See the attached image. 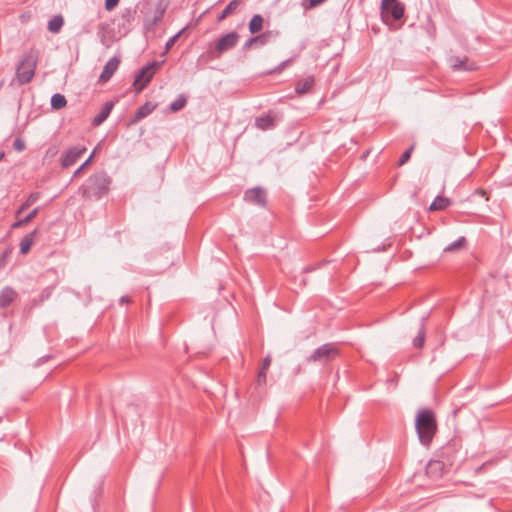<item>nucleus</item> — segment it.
<instances>
[{"label":"nucleus","mask_w":512,"mask_h":512,"mask_svg":"<svg viewBox=\"0 0 512 512\" xmlns=\"http://www.w3.org/2000/svg\"><path fill=\"white\" fill-rule=\"evenodd\" d=\"M111 183L112 179L106 171L96 172L81 186L82 196L85 199L99 200L108 194Z\"/></svg>","instance_id":"f257e3e1"},{"label":"nucleus","mask_w":512,"mask_h":512,"mask_svg":"<svg viewBox=\"0 0 512 512\" xmlns=\"http://www.w3.org/2000/svg\"><path fill=\"white\" fill-rule=\"evenodd\" d=\"M415 428L420 442L428 446L437 429L434 413L430 409L419 410L415 420Z\"/></svg>","instance_id":"f03ea898"},{"label":"nucleus","mask_w":512,"mask_h":512,"mask_svg":"<svg viewBox=\"0 0 512 512\" xmlns=\"http://www.w3.org/2000/svg\"><path fill=\"white\" fill-rule=\"evenodd\" d=\"M37 68V55L30 51L24 54L17 65L16 75L10 82V86H22L32 81Z\"/></svg>","instance_id":"7ed1b4c3"},{"label":"nucleus","mask_w":512,"mask_h":512,"mask_svg":"<svg viewBox=\"0 0 512 512\" xmlns=\"http://www.w3.org/2000/svg\"><path fill=\"white\" fill-rule=\"evenodd\" d=\"M160 65V62L153 61L137 72L133 82V87L136 93H140L150 83Z\"/></svg>","instance_id":"20e7f679"},{"label":"nucleus","mask_w":512,"mask_h":512,"mask_svg":"<svg viewBox=\"0 0 512 512\" xmlns=\"http://www.w3.org/2000/svg\"><path fill=\"white\" fill-rule=\"evenodd\" d=\"M339 355V349L333 343H326L314 350L307 358L308 362H328Z\"/></svg>","instance_id":"39448f33"},{"label":"nucleus","mask_w":512,"mask_h":512,"mask_svg":"<svg viewBox=\"0 0 512 512\" xmlns=\"http://www.w3.org/2000/svg\"><path fill=\"white\" fill-rule=\"evenodd\" d=\"M380 9L383 19L390 16L393 20L398 21L404 16L405 6L398 0H382Z\"/></svg>","instance_id":"423d86ee"},{"label":"nucleus","mask_w":512,"mask_h":512,"mask_svg":"<svg viewBox=\"0 0 512 512\" xmlns=\"http://www.w3.org/2000/svg\"><path fill=\"white\" fill-rule=\"evenodd\" d=\"M244 200L253 205L266 208L267 207V193L262 187H254L247 189L244 192Z\"/></svg>","instance_id":"0eeeda50"},{"label":"nucleus","mask_w":512,"mask_h":512,"mask_svg":"<svg viewBox=\"0 0 512 512\" xmlns=\"http://www.w3.org/2000/svg\"><path fill=\"white\" fill-rule=\"evenodd\" d=\"M87 148L84 145H75L67 149L61 158L62 168H68L74 165L77 160L83 156Z\"/></svg>","instance_id":"6e6552de"},{"label":"nucleus","mask_w":512,"mask_h":512,"mask_svg":"<svg viewBox=\"0 0 512 512\" xmlns=\"http://www.w3.org/2000/svg\"><path fill=\"white\" fill-rule=\"evenodd\" d=\"M239 38L240 36L237 32L231 31L219 38L216 43L215 50L218 54L225 53L237 45Z\"/></svg>","instance_id":"1a4fd4ad"},{"label":"nucleus","mask_w":512,"mask_h":512,"mask_svg":"<svg viewBox=\"0 0 512 512\" xmlns=\"http://www.w3.org/2000/svg\"><path fill=\"white\" fill-rule=\"evenodd\" d=\"M120 65V59L114 56L105 64L102 73L100 74L99 81L105 83L111 79Z\"/></svg>","instance_id":"9d476101"},{"label":"nucleus","mask_w":512,"mask_h":512,"mask_svg":"<svg viewBox=\"0 0 512 512\" xmlns=\"http://www.w3.org/2000/svg\"><path fill=\"white\" fill-rule=\"evenodd\" d=\"M156 107L157 104H154L152 102H146L136 110L133 117L130 119L129 124L134 125L140 122L142 119L150 115L156 109Z\"/></svg>","instance_id":"9b49d317"},{"label":"nucleus","mask_w":512,"mask_h":512,"mask_svg":"<svg viewBox=\"0 0 512 512\" xmlns=\"http://www.w3.org/2000/svg\"><path fill=\"white\" fill-rule=\"evenodd\" d=\"M270 37H271V32L270 31H266V32H264L262 34L250 37L243 44L242 50L243 51H248L255 44L260 45V46H264V45H266L269 42Z\"/></svg>","instance_id":"f8f14e48"},{"label":"nucleus","mask_w":512,"mask_h":512,"mask_svg":"<svg viewBox=\"0 0 512 512\" xmlns=\"http://www.w3.org/2000/svg\"><path fill=\"white\" fill-rule=\"evenodd\" d=\"M114 107L113 101L106 102L100 109L99 113L95 115L92 120L93 126H100L110 115L112 109Z\"/></svg>","instance_id":"ddd939ff"},{"label":"nucleus","mask_w":512,"mask_h":512,"mask_svg":"<svg viewBox=\"0 0 512 512\" xmlns=\"http://www.w3.org/2000/svg\"><path fill=\"white\" fill-rule=\"evenodd\" d=\"M17 292L11 287H5L0 292V308L8 307L16 298Z\"/></svg>","instance_id":"4468645a"},{"label":"nucleus","mask_w":512,"mask_h":512,"mask_svg":"<svg viewBox=\"0 0 512 512\" xmlns=\"http://www.w3.org/2000/svg\"><path fill=\"white\" fill-rule=\"evenodd\" d=\"M38 234V229H34L32 232L28 233L27 235H25L21 242H20V253L25 255L27 254L33 243H34V239H35V236Z\"/></svg>","instance_id":"2eb2a0df"},{"label":"nucleus","mask_w":512,"mask_h":512,"mask_svg":"<svg viewBox=\"0 0 512 512\" xmlns=\"http://www.w3.org/2000/svg\"><path fill=\"white\" fill-rule=\"evenodd\" d=\"M313 85H314V77L308 76L302 80H299L296 83L295 92L298 95H303V94L307 93L308 91H310V89L313 87Z\"/></svg>","instance_id":"dca6fc26"},{"label":"nucleus","mask_w":512,"mask_h":512,"mask_svg":"<svg viewBox=\"0 0 512 512\" xmlns=\"http://www.w3.org/2000/svg\"><path fill=\"white\" fill-rule=\"evenodd\" d=\"M255 125L261 130H268L274 127L275 119L270 114L262 115L255 119Z\"/></svg>","instance_id":"f3484780"},{"label":"nucleus","mask_w":512,"mask_h":512,"mask_svg":"<svg viewBox=\"0 0 512 512\" xmlns=\"http://www.w3.org/2000/svg\"><path fill=\"white\" fill-rule=\"evenodd\" d=\"M451 205V200L446 197L437 196L429 206L430 211H442Z\"/></svg>","instance_id":"a211bd4d"},{"label":"nucleus","mask_w":512,"mask_h":512,"mask_svg":"<svg viewBox=\"0 0 512 512\" xmlns=\"http://www.w3.org/2000/svg\"><path fill=\"white\" fill-rule=\"evenodd\" d=\"M242 3L241 0H232L225 8L224 10L218 15L217 21L221 22L224 19H226L229 15L236 12L237 8Z\"/></svg>","instance_id":"6ab92c4d"},{"label":"nucleus","mask_w":512,"mask_h":512,"mask_svg":"<svg viewBox=\"0 0 512 512\" xmlns=\"http://www.w3.org/2000/svg\"><path fill=\"white\" fill-rule=\"evenodd\" d=\"M40 211V208L39 207H36L34 208L29 214H27L24 218H21V219H18L17 221H15L12 225H11V228L12 229H18V228H21L25 225H27L28 223H30L36 216L37 214L39 213Z\"/></svg>","instance_id":"aec40b11"},{"label":"nucleus","mask_w":512,"mask_h":512,"mask_svg":"<svg viewBox=\"0 0 512 512\" xmlns=\"http://www.w3.org/2000/svg\"><path fill=\"white\" fill-rule=\"evenodd\" d=\"M40 198L39 192L31 193L27 199L21 204V206L18 208V210L15 213V216L18 218L20 214L28 209L31 205H33L38 199Z\"/></svg>","instance_id":"412c9836"},{"label":"nucleus","mask_w":512,"mask_h":512,"mask_svg":"<svg viewBox=\"0 0 512 512\" xmlns=\"http://www.w3.org/2000/svg\"><path fill=\"white\" fill-rule=\"evenodd\" d=\"M264 19L260 14H255L249 22V31L251 34L260 32L263 28Z\"/></svg>","instance_id":"4be33fe9"},{"label":"nucleus","mask_w":512,"mask_h":512,"mask_svg":"<svg viewBox=\"0 0 512 512\" xmlns=\"http://www.w3.org/2000/svg\"><path fill=\"white\" fill-rule=\"evenodd\" d=\"M425 339H426V330H425V325H424V319H422L419 331H418L417 335L415 336V338L413 339V346L415 348L421 349L424 346Z\"/></svg>","instance_id":"5701e85b"},{"label":"nucleus","mask_w":512,"mask_h":512,"mask_svg":"<svg viewBox=\"0 0 512 512\" xmlns=\"http://www.w3.org/2000/svg\"><path fill=\"white\" fill-rule=\"evenodd\" d=\"M64 24V19L61 15H55L48 22V30L51 33H58Z\"/></svg>","instance_id":"b1692460"},{"label":"nucleus","mask_w":512,"mask_h":512,"mask_svg":"<svg viewBox=\"0 0 512 512\" xmlns=\"http://www.w3.org/2000/svg\"><path fill=\"white\" fill-rule=\"evenodd\" d=\"M467 240L464 236L459 237L454 242L444 248V252H457L465 248Z\"/></svg>","instance_id":"393cba45"},{"label":"nucleus","mask_w":512,"mask_h":512,"mask_svg":"<svg viewBox=\"0 0 512 512\" xmlns=\"http://www.w3.org/2000/svg\"><path fill=\"white\" fill-rule=\"evenodd\" d=\"M67 105V100L64 95L60 93H55L51 97V107L53 109L59 110L64 108Z\"/></svg>","instance_id":"a878e982"},{"label":"nucleus","mask_w":512,"mask_h":512,"mask_svg":"<svg viewBox=\"0 0 512 512\" xmlns=\"http://www.w3.org/2000/svg\"><path fill=\"white\" fill-rule=\"evenodd\" d=\"M187 103V99L184 95H179L177 97L176 100H174L171 104H170V109L171 111L173 112H177V111H180L181 109H183L185 107Z\"/></svg>","instance_id":"bb28decb"},{"label":"nucleus","mask_w":512,"mask_h":512,"mask_svg":"<svg viewBox=\"0 0 512 512\" xmlns=\"http://www.w3.org/2000/svg\"><path fill=\"white\" fill-rule=\"evenodd\" d=\"M478 198H482V199H484V201H488L489 195H488L487 191H485L483 189H477L468 197V200L470 202H476Z\"/></svg>","instance_id":"cd10ccee"},{"label":"nucleus","mask_w":512,"mask_h":512,"mask_svg":"<svg viewBox=\"0 0 512 512\" xmlns=\"http://www.w3.org/2000/svg\"><path fill=\"white\" fill-rule=\"evenodd\" d=\"M454 69L458 70H472V66L468 65V60L465 58L464 60H460L459 58H456L455 61L452 64Z\"/></svg>","instance_id":"c85d7f7f"},{"label":"nucleus","mask_w":512,"mask_h":512,"mask_svg":"<svg viewBox=\"0 0 512 512\" xmlns=\"http://www.w3.org/2000/svg\"><path fill=\"white\" fill-rule=\"evenodd\" d=\"M412 151H413V146H411L410 148H408L407 150H405L403 152V154L400 156L399 158V161H398V165L399 166H402L404 165L406 162L409 161L410 157H411V154H412Z\"/></svg>","instance_id":"c756f323"},{"label":"nucleus","mask_w":512,"mask_h":512,"mask_svg":"<svg viewBox=\"0 0 512 512\" xmlns=\"http://www.w3.org/2000/svg\"><path fill=\"white\" fill-rule=\"evenodd\" d=\"M94 155L95 151H93L86 161L74 172V177L78 176L91 163Z\"/></svg>","instance_id":"7c9ffc66"},{"label":"nucleus","mask_w":512,"mask_h":512,"mask_svg":"<svg viewBox=\"0 0 512 512\" xmlns=\"http://www.w3.org/2000/svg\"><path fill=\"white\" fill-rule=\"evenodd\" d=\"M267 381V371L260 369L257 375L256 383L259 386L265 385Z\"/></svg>","instance_id":"2f4dec72"},{"label":"nucleus","mask_w":512,"mask_h":512,"mask_svg":"<svg viewBox=\"0 0 512 512\" xmlns=\"http://www.w3.org/2000/svg\"><path fill=\"white\" fill-rule=\"evenodd\" d=\"M13 148L18 152H22L25 150L26 145L22 139L16 138L13 142Z\"/></svg>","instance_id":"473e14b6"},{"label":"nucleus","mask_w":512,"mask_h":512,"mask_svg":"<svg viewBox=\"0 0 512 512\" xmlns=\"http://www.w3.org/2000/svg\"><path fill=\"white\" fill-rule=\"evenodd\" d=\"M326 0H303V2H308L306 8L313 9L321 4H323Z\"/></svg>","instance_id":"72a5a7b5"},{"label":"nucleus","mask_w":512,"mask_h":512,"mask_svg":"<svg viewBox=\"0 0 512 512\" xmlns=\"http://www.w3.org/2000/svg\"><path fill=\"white\" fill-rule=\"evenodd\" d=\"M120 0H105V9L111 11L115 8Z\"/></svg>","instance_id":"f704fd0d"},{"label":"nucleus","mask_w":512,"mask_h":512,"mask_svg":"<svg viewBox=\"0 0 512 512\" xmlns=\"http://www.w3.org/2000/svg\"><path fill=\"white\" fill-rule=\"evenodd\" d=\"M292 62H293V58L285 60V61L281 62L279 64V66L274 69V71L275 72H280V71H282L285 67H287Z\"/></svg>","instance_id":"c9c22d12"},{"label":"nucleus","mask_w":512,"mask_h":512,"mask_svg":"<svg viewBox=\"0 0 512 512\" xmlns=\"http://www.w3.org/2000/svg\"><path fill=\"white\" fill-rule=\"evenodd\" d=\"M270 364H271V357L268 355L263 359L261 369L267 371L270 367Z\"/></svg>","instance_id":"e433bc0d"},{"label":"nucleus","mask_w":512,"mask_h":512,"mask_svg":"<svg viewBox=\"0 0 512 512\" xmlns=\"http://www.w3.org/2000/svg\"><path fill=\"white\" fill-rule=\"evenodd\" d=\"M178 37V35H175L173 37H171L167 42H166V45H165V48L166 50H169L171 49V47L174 45L175 41H176V38Z\"/></svg>","instance_id":"4c0bfd02"},{"label":"nucleus","mask_w":512,"mask_h":512,"mask_svg":"<svg viewBox=\"0 0 512 512\" xmlns=\"http://www.w3.org/2000/svg\"><path fill=\"white\" fill-rule=\"evenodd\" d=\"M443 467V464L440 462V461H435V462H430L429 463V469H442Z\"/></svg>","instance_id":"58836bf2"},{"label":"nucleus","mask_w":512,"mask_h":512,"mask_svg":"<svg viewBox=\"0 0 512 512\" xmlns=\"http://www.w3.org/2000/svg\"><path fill=\"white\" fill-rule=\"evenodd\" d=\"M131 16H132V12L130 9H126L125 12H123V14H122V17L127 20H129L131 18Z\"/></svg>","instance_id":"ea45409f"},{"label":"nucleus","mask_w":512,"mask_h":512,"mask_svg":"<svg viewBox=\"0 0 512 512\" xmlns=\"http://www.w3.org/2000/svg\"><path fill=\"white\" fill-rule=\"evenodd\" d=\"M315 270V267H312V266H306L304 269H303V272L304 273H308V272H311V271H314Z\"/></svg>","instance_id":"a19ab883"},{"label":"nucleus","mask_w":512,"mask_h":512,"mask_svg":"<svg viewBox=\"0 0 512 512\" xmlns=\"http://www.w3.org/2000/svg\"><path fill=\"white\" fill-rule=\"evenodd\" d=\"M121 303H128L130 302V298L128 296H122L120 299Z\"/></svg>","instance_id":"79ce46f5"},{"label":"nucleus","mask_w":512,"mask_h":512,"mask_svg":"<svg viewBox=\"0 0 512 512\" xmlns=\"http://www.w3.org/2000/svg\"><path fill=\"white\" fill-rule=\"evenodd\" d=\"M3 156H4L3 154H0V160L3 158Z\"/></svg>","instance_id":"37998d69"}]
</instances>
